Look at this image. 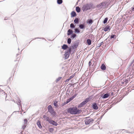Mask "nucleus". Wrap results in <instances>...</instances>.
<instances>
[{
	"label": "nucleus",
	"instance_id": "nucleus-63",
	"mask_svg": "<svg viewBox=\"0 0 134 134\" xmlns=\"http://www.w3.org/2000/svg\"><path fill=\"white\" fill-rule=\"evenodd\" d=\"M13 101L15 103V102L14 101V100H13Z\"/></svg>",
	"mask_w": 134,
	"mask_h": 134
},
{
	"label": "nucleus",
	"instance_id": "nucleus-10",
	"mask_svg": "<svg viewBox=\"0 0 134 134\" xmlns=\"http://www.w3.org/2000/svg\"><path fill=\"white\" fill-rule=\"evenodd\" d=\"M18 101L16 102V103L18 105V107H20L21 106V108H22V105H21V101L20 100L19 98H18Z\"/></svg>",
	"mask_w": 134,
	"mask_h": 134
},
{
	"label": "nucleus",
	"instance_id": "nucleus-34",
	"mask_svg": "<svg viewBox=\"0 0 134 134\" xmlns=\"http://www.w3.org/2000/svg\"><path fill=\"white\" fill-rule=\"evenodd\" d=\"M71 42V39L70 38H69L67 40V43L69 44H70Z\"/></svg>",
	"mask_w": 134,
	"mask_h": 134
},
{
	"label": "nucleus",
	"instance_id": "nucleus-4",
	"mask_svg": "<svg viewBox=\"0 0 134 134\" xmlns=\"http://www.w3.org/2000/svg\"><path fill=\"white\" fill-rule=\"evenodd\" d=\"M90 100V98H87L82 102L78 106V108L81 107L85 105Z\"/></svg>",
	"mask_w": 134,
	"mask_h": 134
},
{
	"label": "nucleus",
	"instance_id": "nucleus-3",
	"mask_svg": "<svg viewBox=\"0 0 134 134\" xmlns=\"http://www.w3.org/2000/svg\"><path fill=\"white\" fill-rule=\"evenodd\" d=\"M71 48H69L67 49L66 51L65 52V53L64 54L65 59H66L69 58L71 53Z\"/></svg>",
	"mask_w": 134,
	"mask_h": 134
},
{
	"label": "nucleus",
	"instance_id": "nucleus-30",
	"mask_svg": "<svg viewBox=\"0 0 134 134\" xmlns=\"http://www.w3.org/2000/svg\"><path fill=\"white\" fill-rule=\"evenodd\" d=\"M57 103L58 102L56 100L54 101L53 102V105L54 106L56 107H57L58 106V105L57 104Z\"/></svg>",
	"mask_w": 134,
	"mask_h": 134
},
{
	"label": "nucleus",
	"instance_id": "nucleus-13",
	"mask_svg": "<svg viewBox=\"0 0 134 134\" xmlns=\"http://www.w3.org/2000/svg\"><path fill=\"white\" fill-rule=\"evenodd\" d=\"M67 35L68 36L71 35L73 33V31L69 29L67 31Z\"/></svg>",
	"mask_w": 134,
	"mask_h": 134
},
{
	"label": "nucleus",
	"instance_id": "nucleus-52",
	"mask_svg": "<svg viewBox=\"0 0 134 134\" xmlns=\"http://www.w3.org/2000/svg\"><path fill=\"white\" fill-rule=\"evenodd\" d=\"M69 98L71 100H72L73 99L71 97H70Z\"/></svg>",
	"mask_w": 134,
	"mask_h": 134
},
{
	"label": "nucleus",
	"instance_id": "nucleus-27",
	"mask_svg": "<svg viewBox=\"0 0 134 134\" xmlns=\"http://www.w3.org/2000/svg\"><path fill=\"white\" fill-rule=\"evenodd\" d=\"M47 109H48V111L53 109L51 105H48L47 107Z\"/></svg>",
	"mask_w": 134,
	"mask_h": 134
},
{
	"label": "nucleus",
	"instance_id": "nucleus-37",
	"mask_svg": "<svg viewBox=\"0 0 134 134\" xmlns=\"http://www.w3.org/2000/svg\"><path fill=\"white\" fill-rule=\"evenodd\" d=\"M54 130V129L53 128H51L49 129V131L50 132H52Z\"/></svg>",
	"mask_w": 134,
	"mask_h": 134
},
{
	"label": "nucleus",
	"instance_id": "nucleus-24",
	"mask_svg": "<svg viewBox=\"0 0 134 134\" xmlns=\"http://www.w3.org/2000/svg\"><path fill=\"white\" fill-rule=\"evenodd\" d=\"M76 35L75 34H72L71 35L70 38H72L74 39L76 37Z\"/></svg>",
	"mask_w": 134,
	"mask_h": 134
},
{
	"label": "nucleus",
	"instance_id": "nucleus-1",
	"mask_svg": "<svg viewBox=\"0 0 134 134\" xmlns=\"http://www.w3.org/2000/svg\"><path fill=\"white\" fill-rule=\"evenodd\" d=\"M81 110L78 109L76 107H70L67 109V111L71 114H79L81 111Z\"/></svg>",
	"mask_w": 134,
	"mask_h": 134
},
{
	"label": "nucleus",
	"instance_id": "nucleus-25",
	"mask_svg": "<svg viewBox=\"0 0 134 134\" xmlns=\"http://www.w3.org/2000/svg\"><path fill=\"white\" fill-rule=\"evenodd\" d=\"M88 45H90L91 44V41L90 39H88L87 40L86 42Z\"/></svg>",
	"mask_w": 134,
	"mask_h": 134
},
{
	"label": "nucleus",
	"instance_id": "nucleus-2",
	"mask_svg": "<svg viewBox=\"0 0 134 134\" xmlns=\"http://www.w3.org/2000/svg\"><path fill=\"white\" fill-rule=\"evenodd\" d=\"M94 7V4L92 3H90L83 5L81 9L83 12H84L87 10L92 9Z\"/></svg>",
	"mask_w": 134,
	"mask_h": 134
},
{
	"label": "nucleus",
	"instance_id": "nucleus-54",
	"mask_svg": "<svg viewBox=\"0 0 134 134\" xmlns=\"http://www.w3.org/2000/svg\"><path fill=\"white\" fill-rule=\"evenodd\" d=\"M111 39H109V38L108 40H107V42H108L110 40H111Z\"/></svg>",
	"mask_w": 134,
	"mask_h": 134
},
{
	"label": "nucleus",
	"instance_id": "nucleus-64",
	"mask_svg": "<svg viewBox=\"0 0 134 134\" xmlns=\"http://www.w3.org/2000/svg\"><path fill=\"white\" fill-rule=\"evenodd\" d=\"M9 117V118H10V117Z\"/></svg>",
	"mask_w": 134,
	"mask_h": 134
},
{
	"label": "nucleus",
	"instance_id": "nucleus-28",
	"mask_svg": "<svg viewBox=\"0 0 134 134\" xmlns=\"http://www.w3.org/2000/svg\"><path fill=\"white\" fill-rule=\"evenodd\" d=\"M97 7L98 8H99L100 9L102 8H103V6L102 4H101V3L98 5H97Z\"/></svg>",
	"mask_w": 134,
	"mask_h": 134
},
{
	"label": "nucleus",
	"instance_id": "nucleus-44",
	"mask_svg": "<svg viewBox=\"0 0 134 134\" xmlns=\"http://www.w3.org/2000/svg\"><path fill=\"white\" fill-rule=\"evenodd\" d=\"M124 79H123V80H121V83L122 84H123L124 83Z\"/></svg>",
	"mask_w": 134,
	"mask_h": 134
},
{
	"label": "nucleus",
	"instance_id": "nucleus-16",
	"mask_svg": "<svg viewBox=\"0 0 134 134\" xmlns=\"http://www.w3.org/2000/svg\"><path fill=\"white\" fill-rule=\"evenodd\" d=\"M43 118L46 119L48 122H49L50 120L49 117L45 115H43Z\"/></svg>",
	"mask_w": 134,
	"mask_h": 134
},
{
	"label": "nucleus",
	"instance_id": "nucleus-57",
	"mask_svg": "<svg viewBox=\"0 0 134 134\" xmlns=\"http://www.w3.org/2000/svg\"><path fill=\"white\" fill-rule=\"evenodd\" d=\"M19 55V54H16V56H18V55Z\"/></svg>",
	"mask_w": 134,
	"mask_h": 134
},
{
	"label": "nucleus",
	"instance_id": "nucleus-22",
	"mask_svg": "<svg viewBox=\"0 0 134 134\" xmlns=\"http://www.w3.org/2000/svg\"><path fill=\"white\" fill-rule=\"evenodd\" d=\"M76 10L77 12L79 13L80 12L81 9L79 7L77 6L76 8Z\"/></svg>",
	"mask_w": 134,
	"mask_h": 134
},
{
	"label": "nucleus",
	"instance_id": "nucleus-23",
	"mask_svg": "<svg viewBox=\"0 0 134 134\" xmlns=\"http://www.w3.org/2000/svg\"><path fill=\"white\" fill-rule=\"evenodd\" d=\"M107 4V2H105L101 3V4H102L103 6V8L106 7Z\"/></svg>",
	"mask_w": 134,
	"mask_h": 134
},
{
	"label": "nucleus",
	"instance_id": "nucleus-53",
	"mask_svg": "<svg viewBox=\"0 0 134 134\" xmlns=\"http://www.w3.org/2000/svg\"><path fill=\"white\" fill-rule=\"evenodd\" d=\"M125 132L126 133H130V132H128L127 130H125Z\"/></svg>",
	"mask_w": 134,
	"mask_h": 134
},
{
	"label": "nucleus",
	"instance_id": "nucleus-43",
	"mask_svg": "<svg viewBox=\"0 0 134 134\" xmlns=\"http://www.w3.org/2000/svg\"><path fill=\"white\" fill-rule=\"evenodd\" d=\"M91 60L88 63V64L89 66H90L91 65Z\"/></svg>",
	"mask_w": 134,
	"mask_h": 134
},
{
	"label": "nucleus",
	"instance_id": "nucleus-26",
	"mask_svg": "<svg viewBox=\"0 0 134 134\" xmlns=\"http://www.w3.org/2000/svg\"><path fill=\"white\" fill-rule=\"evenodd\" d=\"M116 38V35H111L109 38V39H111L112 38H115V39Z\"/></svg>",
	"mask_w": 134,
	"mask_h": 134
},
{
	"label": "nucleus",
	"instance_id": "nucleus-5",
	"mask_svg": "<svg viewBox=\"0 0 134 134\" xmlns=\"http://www.w3.org/2000/svg\"><path fill=\"white\" fill-rule=\"evenodd\" d=\"M94 121V120L91 118H90L89 117L86 118L85 120V124L86 125H88L91 122H93Z\"/></svg>",
	"mask_w": 134,
	"mask_h": 134
},
{
	"label": "nucleus",
	"instance_id": "nucleus-50",
	"mask_svg": "<svg viewBox=\"0 0 134 134\" xmlns=\"http://www.w3.org/2000/svg\"><path fill=\"white\" fill-rule=\"evenodd\" d=\"M36 38L42 39H44V38H34V39H36Z\"/></svg>",
	"mask_w": 134,
	"mask_h": 134
},
{
	"label": "nucleus",
	"instance_id": "nucleus-41",
	"mask_svg": "<svg viewBox=\"0 0 134 134\" xmlns=\"http://www.w3.org/2000/svg\"><path fill=\"white\" fill-rule=\"evenodd\" d=\"M26 126V125H24L22 127V129H23V130L25 129V127Z\"/></svg>",
	"mask_w": 134,
	"mask_h": 134
},
{
	"label": "nucleus",
	"instance_id": "nucleus-12",
	"mask_svg": "<svg viewBox=\"0 0 134 134\" xmlns=\"http://www.w3.org/2000/svg\"><path fill=\"white\" fill-rule=\"evenodd\" d=\"M109 95V93H107L104 94L103 95H102L101 97L103 98H105L108 97Z\"/></svg>",
	"mask_w": 134,
	"mask_h": 134
},
{
	"label": "nucleus",
	"instance_id": "nucleus-20",
	"mask_svg": "<svg viewBox=\"0 0 134 134\" xmlns=\"http://www.w3.org/2000/svg\"><path fill=\"white\" fill-rule=\"evenodd\" d=\"M101 69L102 70H105L106 69V67L105 65L103 64L100 66Z\"/></svg>",
	"mask_w": 134,
	"mask_h": 134
},
{
	"label": "nucleus",
	"instance_id": "nucleus-29",
	"mask_svg": "<svg viewBox=\"0 0 134 134\" xmlns=\"http://www.w3.org/2000/svg\"><path fill=\"white\" fill-rule=\"evenodd\" d=\"M75 32V33H80V31L79 30L77 29L76 28L74 29Z\"/></svg>",
	"mask_w": 134,
	"mask_h": 134
},
{
	"label": "nucleus",
	"instance_id": "nucleus-18",
	"mask_svg": "<svg viewBox=\"0 0 134 134\" xmlns=\"http://www.w3.org/2000/svg\"><path fill=\"white\" fill-rule=\"evenodd\" d=\"M37 124L38 127L41 129L42 128V127L41 125V122L39 120H38L37 122Z\"/></svg>",
	"mask_w": 134,
	"mask_h": 134
},
{
	"label": "nucleus",
	"instance_id": "nucleus-40",
	"mask_svg": "<svg viewBox=\"0 0 134 134\" xmlns=\"http://www.w3.org/2000/svg\"><path fill=\"white\" fill-rule=\"evenodd\" d=\"M62 77H59L58 78L57 80H56L57 81H59L60 79H61Z\"/></svg>",
	"mask_w": 134,
	"mask_h": 134
},
{
	"label": "nucleus",
	"instance_id": "nucleus-35",
	"mask_svg": "<svg viewBox=\"0 0 134 134\" xmlns=\"http://www.w3.org/2000/svg\"><path fill=\"white\" fill-rule=\"evenodd\" d=\"M103 43V42H101L100 44H98L97 47H99Z\"/></svg>",
	"mask_w": 134,
	"mask_h": 134
},
{
	"label": "nucleus",
	"instance_id": "nucleus-62",
	"mask_svg": "<svg viewBox=\"0 0 134 134\" xmlns=\"http://www.w3.org/2000/svg\"><path fill=\"white\" fill-rule=\"evenodd\" d=\"M7 95H5V97H6V96H7Z\"/></svg>",
	"mask_w": 134,
	"mask_h": 134
},
{
	"label": "nucleus",
	"instance_id": "nucleus-36",
	"mask_svg": "<svg viewBox=\"0 0 134 134\" xmlns=\"http://www.w3.org/2000/svg\"><path fill=\"white\" fill-rule=\"evenodd\" d=\"M24 122L25 124V125H26L27 124V120L26 119H24Z\"/></svg>",
	"mask_w": 134,
	"mask_h": 134
},
{
	"label": "nucleus",
	"instance_id": "nucleus-42",
	"mask_svg": "<svg viewBox=\"0 0 134 134\" xmlns=\"http://www.w3.org/2000/svg\"><path fill=\"white\" fill-rule=\"evenodd\" d=\"M124 82L125 83H126L128 82V80L127 79H126L125 80L124 79Z\"/></svg>",
	"mask_w": 134,
	"mask_h": 134
},
{
	"label": "nucleus",
	"instance_id": "nucleus-51",
	"mask_svg": "<svg viewBox=\"0 0 134 134\" xmlns=\"http://www.w3.org/2000/svg\"><path fill=\"white\" fill-rule=\"evenodd\" d=\"M103 115H102V116L100 117V118H99V119H101L102 118V117H103Z\"/></svg>",
	"mask_w": 134,
	"mask_h": 134
},
{
	"label": "nucleus",
	"instance_id": "nucleus-6",
	"mask_svg": "<svg viewBox=\"0 0 134 134\" xmlns=\"http://www.w3.org/2000/svg\"><path fill=\"white\" fill-rule=\"evenodd\" d=\"M79 44V43L77 42H76L74 43V44L70 46V48H71V50L72 49L74 50L75 49H76L78 47Z\"/></svg>",
	"mask_w": 134,
	"mask_h": 134
},
{
	"label": "nucleus",
	"instance_id": "nucleus-15",
	"mask_svg": "<svg viewBox=\"0 0 134 134\" xmlns=\"http://www.w3.org/2000/svg\"><path fill=\"white\" fill-rule=\"evenodd\" d=\"M79 19L78 18H75L74 20V22L75 24H77L79 23Z\"/></svg>",
	"mask_w": 134,
	"mask_h": 134
},
{
	"label": "nucleus",
	"instance_id": "nucleus-59",
	"mask_svg": "<svg viewBox=\"0 0 134 134\" xmlns=\"http://www.w3.org/2000/svg\"><path fill=\"white\" fill-rule=\"evenodd\" d=\"M3 93H4L5 95V92H3Z\"/></svg>",
	"mask_w": 134,
	"mask_h": 134
},
{
	"label": "nucleus",
	"instance_id": "nucleus-58",
	"mask_svg": "<svg viewBox=\"0 0 134 134\" xmlns=\"http://www.w3.org/2000/svg\"><path fill=\"white\" fill-rule=\"evenodd\" d=\"M79 0H78V1H77V3H78V2H79Z\"/></svg>",
	"mask_w": 134,
	"mask_h": 134
},
{
	"label": "nucleus",
	"instance_id": "nucleus-47",
	"mask_svg": "<svg viewBox=\"0 0 134 134\" xmlns=\"http://www.w3.org/2000/svg\"><path fill=\"white\" fill-rule=\"evenodd\" d=\"M73 77H74V76H71L69 78V79H70H70H71Z\"/></svg>",
	"mask_w": 134,
	"mask_h": 134
},
{
	"label": "nucleus",
	"instance_id": "nucleus-56",
	"mask_svg": "<svg viewBox=\"0 0 134 134\" xmlns=\"http://www.w3.org/2000/svg\"><path fill=\"white\" fill-rule=\"evenodd\" d=\"M113 94V92H111V94L112 95Z\"/></svg>",
	"mask_w": 134,
	"mask_h": 134
},
{
	"label": "nucleus",
	"instance_id": "nucleus-8",
	"mask_svg": "<svg viewBox=\"0 0 134 134\" xmlns=\"http://www.w3.org/2000/svg\"><path fill=\"white\" fill-rule=\"evenodd\" d=\"M92 106L93 109H94L97 110L98 109V107L97 105L95 103H93Z\"/></svg>",
	"mask_w": 134,
	"mask_h": 134
},
{
	"label": "nucleus",
	"instance_id": "nucleus-7",
	"mask_svg": "<svg viewBox=\"0 0 134 134\" xmlns=\"http://www.w3.org/2000/svg\"><path fill=\"white\" fill-rule=\"evenodd\" d=\"M48 111L52 116H54L56 115V113L53 109Z\"/></svg>",
	"mask_w": 134,
	"mask_h": 134
},
{
	"label": "nucleus",
	"instance_id": "nucleus-11",
	"mask_svg": "<svg viewBox=\"0 0 134 134\" xmlns=\"http://www.w3.org/2000/svg\"><path fill=\"white\" fill-rule=\"evenodd\" d=\"M79 27L81 29H84L85 28V25L84 24H80L79 25Z\"/></svg>",
	"mask_w": 134,
	"mask_h": 134
},
{
	"label": "nucleus",
	"instance_id": "nucleus-38",
	"mask_svg": "<svg viewBox=\"0 0 134 134\" xmlns=\"http://www.w3.org/2000/svg\"><path fill=\"white\" fill-rule=\"evenodd\" d=\"M77 94H75L74 95H73L72 97H71L73 99L74 98L76 97V96H77Z\"/></svg>",
	"mask_w": 134,
	"mask_h": 134
},
{
	"label": "nucleus",
	"instance_id": "nucleus-14",
	"mask_svg": "<svg viewBox=\"0 0 134 134\" xmlns=\"http://www.w3.org/2000/svg\"><path fill=\"white\" fill-rule=\"evenodd\" d=\"M71 17L72 18L76 16V12L74 11H72L71 13Z\"/></svg>",
	"mask_w": 134,
	"mask_h": 134
},
{
	"label": "nucleus",
	"instance_id": "nucleus-55",
	"mask_svg": "<svg viewBox=\"0 0 134 134\" xmlns=\"http://www.w3.org/2000/svg\"><path fill=\"white\" fill-rule=\"evenodd\" d=\"M68 99V100L70 101V102L71 101L69 98Z\"/></svg>",
	"mask_w": 134,
	"mask_h": 134
},
{
	"label": "nucleus",
	"instance_id": "nucleus-9",
	"mask_svg": "<svg viewBox=\"0 0 134 134\" xmlns=\"http://www.w3.org/2000/svg\"><path fill=\"white\" fill-rule=\"evenodd\" d=\"M49 122L50 124L55 126H57L58 125V123L52 120H50Z\"/></svg>",
	"mask_w": 134,
	"mask_h": 134
},
{
	"label": "nucleus",
	"instance_id": "nucleus-61",
	"mask_svg": "<svg viewBox=\"0 0 134 134\" xmlns=\"http://www.w3.org/2000/svg\"><path fill=\"white\" fill-rule=\"evenodd\" d=\"M19 48H18V50H19Z\"/></svg>",
	"mask_w": 134,
	"mask_h": 134
},
{
	"label": "nucleus",
	"instance_id": "nucleus-45",
	"mask_svg": "<svg viewBox=\"0 0 134 134\" xmlns=\"http://www.w3.org/2000/svg\"><path fill=\"white\" fill-rule=\"evenodd\" d=\"M66 103V102H65L64 103H62V106H64V105L66 104H67L66 103Z\"/></svg>",
	"mask_w": 134,
	"mask_h": 134
},
{
	"label": "nucleus",
	"instance_id": "nucleus-39",
	"mask_svg": "<svg viewBox=\"0 0 134 134\" xmlns=\"http://www.w3.org/2000/svg\"><path fill=\"white\" fill-rule=\"evenodd\" d=\"M77 94H75L74 95H73L72 97H71L73 99L74 98L76 97V96H77Z\"/></svg>",
	"mask_w": 134,
	"mask_h": 134
},
{
	"label": "nucleus",
	"instance_id": "nucleus-33",
	"mask_svg": "<svg viewBox=\"0 0 134 134\" xmlns=\"http://www.w3.org/2000/svg\"><path fill=\"white\" fill-rule=\"evenodd\" d=\"M70 27L71 29H74L75 27V26L73 23H71L70 24Z\"/></svg>",
	"mask_w": 134,
	"mask_h": 134
},
{
	"label": "nucleus",
	"instance_id": "nucleus-46",
	"mask_svg": "<svg viewBox=\"0 0 134 134\" xmlns=\"http://www.w3.org/2000/svg\"><path fill=\"white\" fill-rule=\"evenodd\" d=\"M131 10L132 11H134V7H132L131 8Z\"/></svg>",
	"mask_w": 134,
	"mask_h": 134
},
{
	"label": "nucleus",
	"instance_id": "nucleus-21",
	"mask_svg": "<svg viewBox=\"0 0 134 134\" xmlns=\"http://www.w3.org/2000/svg\"><path fill=\"white\" fill-rule=\"evenodd\" d=\"M87 23L89 24H91L93 22V21L91 19H88L87 21Z\"/></svg>",
	"mask_w": 134,
	"mask_h": 134
},
{
	"label": "nucleus",
	"instance_id": "nucleus-60",
	"mask_svg": "<svg viewBox=\"0 0 134 134\" xmlns=\"http://www.w3.org/2000/svg\"><path fill=\"white\" fill-rule=\"evenodd\" d=\"M6 20V19H4V20Z\"/></svg>",
	"mask_w": 134,
	"mask_h": 134
},
{
	"label": "nucleus",
	"instance_id": "nucleus-32",
	"mask_svg": "<svg viewBox=\"0 0 134 134\" xmlns=\"http://www.w3.org/2000/svg\"><path fill=\"white\" fill-rule=\"evenodd\" d=\"M62 0H57V3L58 4H60L62 3Z\"/></svg>",
	"mask_w": 134,
	"mask_h": 134
},
{
	"label": "nucleus",
	"instance_id": "nucleus-48",
	"mask_svg": "<svg viewBox=\"0 0 134 134\" xmlns=\"http://www.w3.org/2000/svg\"><path fill=\"white\" fill-rule=\"evenodd\" d=\"M69 102H70V101L68 100V99L66 101V103L67 104H68V103H69Z\"/></svg>",
	"mask_w": 134,
	"mask_h": 134
},
{
	"label": "nucleus",
	"instance_id": "nucleus-49",
	"mask_svg": "<svg viewBox=\"0 0 134 134\" xmlns=\"http://www.w3.org/2000/svg\"><path fill=\"white\" fill-rule=\"evenodd\" d=\"M70 80V79H69V78L67 80H66L65 82H68V81Z\"/></svg>",
	"mask_w": 134,
	"mask_h": 134
},
{
	"label": "nucleus",
	"instance_id": "nucleus-19",
	"mask_svg": "<svg viewBox=\"0 0 134 134\" xmlns=\"http://www.w3.org/2000/svg\"><path fill=\"white\" fill-rule=\"evenodd\" d=\"M69 48L68 46L65 44H64L62 46V48L64 50H66Z\"/></svg>",
	"mask_w": 134,
	"mask_h": 134
},
{
	"label": "nucleus",
	"instance_id": "nucleus-31",
	"mask_svg": "<svg viewBox=\"0 0 134 134\" xmlns=\"http://www.w3.org/2000/svg\"><path fill=\"white\" fill-rule=\"evenodd\" d=\"M108 20V18L106 17L105 18L103 21V23L104 24H105L107 23Z\"/></svg>",
	"mask_w": 134,
	"mask_h": 134
},
{
	"label": "nucleus",
	"instance_id": "nucleus-17",
	"mask_svg": "<svg viewBox=\"0 0 134 134\" xmlns=\"http://www.w3.org/2000/svg\"><path fill=\"white\" fill-rule=\"evenodd\" d=\"M110 26L108 25L106 26L104 29V31H107L108 30H110Z\"/></svg>",
	"mask_w": 134,
	"mask_h": 134
}]
</instances>
